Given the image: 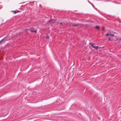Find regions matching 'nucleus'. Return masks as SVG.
I'll list each match as a JSON object with an SVG mask.
<instances>
[{"mask_svg":"<svg viewBox=\"0 0 121 121\" xmlns=\"http://www.w3.org/2000/svg\"><path fill=\"white\" fill-rule=\"evenodd\" d=\"M6 38H5L4 39H3L1 41H0V43L4 41L5 39H6Z\"/></svg>","mask_w":121,"mask_h":121,"instance_id":"obj_6","label":"nucleus"},{"mask_svg":"<svg viewBox=\"0 0 121 121\" xmlns=\"http://www.w3.org/2000/svg\"><path fill=\"white\" fill-rule=\"evenodd\" d=\"M109 34L108 33H107L105 35V36H108L109 35Z\"/></svg>","mask_w":121,"mask_h":121,"instance_id":"obj_11","label":"nucleus"},{"mask_svg":"<svg viewBox=\"0 0 121 121\" xmlns=\"http://www.w3.org/2000/svg\"><path fill=\"white\" fill-rule=\"evenodd\" d=\"M121 40V38L119 39V40Z\"/></svg>","mask_w":121,"mask_h":121,"instance_id":"obj_13","label":"nucleus"},{"mask_svg":"<svg viewBox=\"0 0 121 121\" xmlns=\"http://www.w3.org/2000/svg\"><path fill=\"white\" fill-rule=\"evenodd\" d=\"M88 2L90 4H91L92 5V6L93 7V4H92V3H91L89 0H88Z\"/></svg>","mask_w":121,"mask_h":121,"instance_id":"obj_9","label":"nucleus"},{"mask_svg":"<svg viewBox=\"0 0 121 121\" xmlns=\"http://www.w3.org/2000/svg\"><path fill=\"white\" fill-rule=\"evenodd\" d=\"M110 35L111 36H112L114 37V34H110Z\"/></svg>","mask_w":121,"mask_h":121,"instance_id":"obj_8","label":"nucleus"},{"mask_svg":"<svg viewBox=\"0 0 121 121\" xmlns=\"http://www.w3.org/2000/svg\"><path fill=\"white\" fill-rule=\"evenodd\" d=\"M99 27L98 26H97L95 27V28L97 29H99Z\"/></svg>","mask_w":121,"mask_h":121,"instance_id":"obj_5","label":"nucleus"},{"mask_svg":"<svg viewBox=\"0 0 121 121\" xmlns=\"http://www.w3.org/2000/svg\"><path fill=\"white\" fill-rule=\"evenodd\" d=\"M13 13L15 14L17 13L18 12H19V11H17V12H16L15 11H12Z\"/></svg>","mask_w":121,"mask_h":121,"instance_id":"obj_4","label":"nucleus"},{"mask_svg":"<svg viewBox=\"0 0 121 121\" xmlns=\"http://www.w3.org/2000/svg\"><path fill=\"white\" fill-rule=\"evenodd\" d=\"M90 44L92 48H95L96 49H97L99 48L98 46H95V45L94 43H91Z\"/></svg>","mask_w":121,"mask_h":121,"instance_id":"obj_1","label":"nucleus"},{"mask_svg":"<svg viewBox=\"0 0 121 121\" xmlns=\"http://www.w3.org/2000/svg\"><path fill=\"white\" fill-rule=\"evenodd\" d=\"M108 40L109 41H111L112 40L111 39V38L110 37H109L108 39Z\"/></svg>","mask_w":121,"mask_h":121,"instance_id":"obj_10","label":"nucleus"},{"mask_svg":"<svg viewBox=\"0 0 121 121\" xmlns=\"http://www.w3.org/2000/svg\"><path fill=\"white\" fill-rule=\"evenodd\" d=\"M63 23H62V22H60V24H63Z\"/></svg>","mask_w":121,"mask_h":121,"instance_id":"obj_12","label":"nucleus"},{"mask_svg":"<svg viewBox=\"0 0 121 121\" xmlns=\"http://www.w3.org/2000/svg\"><path fill=\"white\" fill-rule=\"evenodd\" d=\"M34 30V28H31L30 29V30L31 32H35V33H36L37 31V30Z\"/></svg>","mask_w":121,"mask_h":121,"instance_id":"obj_2","label":"nucleus"},{"mask_svg":"<svg viewBox=\"0 0 121 121\" xmlns=\"http://www.w3.org/2000/svg\"><path fill=\"white\" fill-rule=\"evenodd\" d=\"M46 37L48 39H49V36L48 35H47L46 36Z\"/></svg>","mask_w":121,"mask_h":121,"instance_id":"obj_7","label":"nucleus"},{"mask_svg":"<svg viewBox=\"0 0 121 121\" xmlns=\"http://www.w3.org/2000/svg\"><path fill=\"white\" fill-rule=\"evenodd\" d=\"M78 24H73L72 25V26H74V27H76L78 25Z\"/></svg>","mask_w":121,"mask_h":121,"instance_id":"obj_3","label":"nucleus"}]
</instances>
